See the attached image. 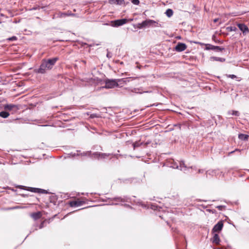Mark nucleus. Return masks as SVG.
I'll list each match as a JSON object with an SVG mask.
<instances>
[{
    "label": "nucleus",
    "mask_w": 249,
    "mask_h": 249,
    "mask_svg": "<svg viewBox=\"0 0 249 249\" xmlns=\"http://www.w3.org/2000/svg\"><path fill=\"white\" fill-rule=\"evenodd\" d=\"M58 60V58L57 57L48 60H42L39 68L35 70L36 72L41 74L45 73L47 71L52 69Z\"/></svg>",
    "instance_id": "1"
},
{
    "label": "nucleus",
    "mask_w": 249,
    "mask_h": 249,
    "mask_svg": "<svg viewBox=\"0 0 249 249\" xmlns=\"http://www.w3.org/2000/svg\"><path fill=\"white\" fill-rule=\"evenodd\" d=\"M18 188L21 189H24L32 192L36 193H42V194H47V192L46 190L44 189H41L37 188H33V187H27L24 186H18Z\"/></svg>",
    "instance_id": "2"
},
{
    "label": "nucleus",
    "mask_w": 249,
    "mask_h": 249,
    "mask_svg": "<svg viewBox=\"0 0 249 249\" xmlns=\"http://www.w3.org/2000/svg\"><path fill=\"white\" fill-rule=\"evenodd\" d=\"M118 79H108L106 81L105 88L106 89H112L118 86Z\"/></svg>",
    "instance_id": "3"
},
{
    "label": "nucleus",
    "mask_w": 249,
    "mask_h": 249,
    "mask_svg": "<svg viewBox=\"0 0 249 249\" xmlns=\"http://www.w3.org/2000/svg\"><path fill=\"white\" fill-rule=\"evenodd\" d=\"M156 21L152 20V19H147L144 21H143L142 23H138L137 24V27L139 29H141L146 26H151L152 23H155Z\"/></svg>",
    "instance_id": "4"
},
{
    "label": "nucleus",
    "mask_w": 249,
    "mask_h": 249,
    "mask_svg": "<svg viewBox=\"0 0 249 249\" xmlns=\"http://www.w3.org/2000/svg\"><path fill=\"white\" fill-rule=\"evenodd\" d=\"M179 165H178L177 163L175 162L172 165H171V167L175 169H180L181 171H183L184 172H185L187 171L188 168L185 165L184 162L181 161L179 162Z\"/></svg>",
    "instance_id": "5"
},
{
    "label": "nucleus",
    "mask_w": 249,
    "mask_h": 249,
    "mask_svg": "<svg viewBox=\"0 0 249 249\" xmlns=\"http://www.w3.org/2000/svg\"><path fill=\"white\" fill-rule=\"evenodd\" d=\"M206 49L207 50H212L217 52H222L223 51L225 50L224 48L214 46L209 44L206 45Z\"/></svg>",
    "instance_id": "6"
},
{
    "label": "nucleus",
    "mask_w": 249,
    "mask_h": 249,
    "mask_svg": "<svg viewBox=\"0 0 249 249\" xmlns=\"http://www.w3.org/2000/svg\"><path fill=\"white\" fill-rule=\"evenodd\" d=\"M85 202L77 199L76 200L71 201L69 202V205L71 207H78L84 204Z\"/></svg>",
    "instance_id": "7"
},
{
    "label": "nucleus",
    "mask_w": 249,
    "mask_h": 249,
    "mask_svg": "<svg viewBox=\"0 0 249 249\" xmlns=\"http://www.w3.org/2000/svg\"><path fill=\"white\" fill-rule=\"evenodd\" d=\"M127 20L125 18L118 19L112 21V26L114 27H118L125 24Z\"/></svg>",
    "instance_id": "8"
},
{
    "label": "nucleus",
    "mask_w": 249,
    "mask_h": 249,
    "mask_svg": "<svg viewBox=\"0 0 249 249\" xmlns=\"http://www.w3.org/2000/svg\"><path fill=\"white\" fill-rule=\"evenodd\" d=\"M112 200L116 201V202L112 203V204L118 205V204H119L118 202H128L129 200V198L127 196H124L123 197H118L113 198Z\"/></svg>",
    "instance_id": "9"
},
{
    "label": "nucleus",
    "mask_w": 249,
    "mask_h": 249,
    "mask_svg": "<svg viewBox=\"0 0 249 249\" xmlns=\"http://www.w3.org/2000/svg\"><path fill=\"white\" fill-rule=\"evenodd\" d=\"M223 227V223L222 221H219L216 225H215L212 229L213 233L219 232L222 229Z\"/></svg>",
    "instance_id": "10"
},
{
    "label": "nucleus",
    "mask_w": 249,
    "mask_h": 249,
    "mask_svg": "<svg viewBox=\"0 0 249 249\" xmlns=\"http://www.w3.org/2000/svg\"><path fill=\"white\" fill-rule=\"evenodd\" d=\"M237 26L239 29L242 32L244 35H247L249 33V29L245 24L238 23Z\"/></svg>",
    "instance_id": "11"
},
{
    "label": "nucleus",
    "mask_w": 249,
    "mask_h": 249,
    "mask_svg": "<svg viewBox=\"0 0 249 249\" xmlns=\"http://www.w3.org/2000/svg\"><path fill=\"white\" fill-rule=\"evenodd\" d=\"M187 48L185 44L183 43H178L175 47V50L180 52L184 51Z\"/></svg>",
    "instance_id": "12"
},
{
    "label": "nucleus",
    "mask_w": 249,
    "mask_h": 249,
    "mask_svg": "<svg viewBox=\"0 0 249 249\" xmlns=\"http://www.w3.org/2000/svg\"><path fill=\"white\" fill-rule=\"evenodd\" d=\"M4 109L11 111L15 109L17 110L18 109L17 106L13 104H7L4 106Z\"/></svg>",
    "instance_id": "13"
},
{
    "label": "nucleus",
    "mask_w": 249,
    "mask_h": 249,
    "mask_svg": "<svg viewBox=\"0 0 249 249\" xmlns=\"http://www.w3.org/2000/svg\"><path fill=\"white\" fill-rule=\"evenodd\" d=\"M75 16L74 14L72 13L71 12L68 11L67 12L65 13H59L58 14V17L59 18H63L66 16Z\"/></svg>",
    "instance_id": "14"
},
{
    "label": "nucleus",
    "mask_w": 249,
    "mask_h": 249,
    "mask_svg": "<svg viewBox=\"0 0 249 249\" xmlns=\"http://www.w3.org/2000/svg\"><path fill=\"white\" fill-rule=\"evenodd\" d=\"M134 78L132 77H127L124 78H122V79H118L119 83L120 84L122 83H124L126 84L128 82H129L131 80H133Z\"/></svg>",
    "instance_id": "15"
},
{
    "label": "nucleus",
    "mask_w": 249,
    "mask_h": 249,
    "mask_svg": "<svg viewBox=\"0 0 249 249\" xmlns=\"http://www.w3.org/2000/svg\"><path fill=\"white\" fill-rule=\"evenodd\" d=\"M108 2L111 4L122 5L124 3V0H108Z\"/></svg>",
    "instance_id": "16"
},
{
    "label": "nucleus",
    "mask_w": 249,
    "mask_h": 249,
    "mask_svg": "<svg viewBox=\"0 0 249 249\" xmlns=\"http://www.w3.org/2000/svg\"><path fill=\"white\" fill-rule=\"evenodd\" d=\"M212 241L213 243L216 244H219L220 241L219 235L217 233H214L212 239Z\"/></svg>",
    "instance_id": "17"
},
{
    "label": "nucleus",
    "mask_w": 249,
    "mask_h": 249,
    "mask_svg": "<svg viewBox=\"0 0 249 249\" xmlns=\"http://www.w3.org/2000/svg\"><path fill=\"white\" fill-rule=\"evenodd\" d=\"M41 216V213L38 212L35 213H33L31 214V216L35 220H37L39 219Z\"/></svg>",
    "instance_id": "18"
},
{
    "label": "nucleus",
    "mask_w": 249,
    "mask_h": 249,
    "mask_svg": "<svg viewBox=\"0 0 249 249\" xmlns=\"http://www.w3.org/2000/svg\"><path fill=\"white\" fill-rule=\"evenodd\" d=\"M238 138L239 139L243 141H248L249 138V135L244 134H240L238 135Z\"/></svg>",
    "instance_id": "19"
},
{
    "label": "nucleus",
    "mask_w": 249,
    "mask_h": 249,
    "mask_svg": "<svg viewBox=\"0 0 249 249\" xmlns=\"http://www.w3.org/2000/svg\"><path fill=\"white\" fill-rule=\"evenodd\" d=\"M9 115V113L7 111H2L0 112V116L3 118H7Z\"/></svg>",
    "instance_id": "20"
},
{
    "label": "nucleus",
    "mask_w": 249,
    "mask_h": 249,
    "mask_svg": "<svg viewBox=\"0 0 249 249\" xmlns=\"http://www.w3.org/2000/svg\"><path fill=\"white\" fill-rule=\"evenodd\" d=\"M98 155H101L100 159H106L109 156L113 155L112 154H107L103 153H101V154H99Z\"/></svg>",
    "instance_id": "21"
},
{
    "label": "nucleus",
    "mask_w": 249,
    "mask_h": 249,
    "mask_svg": "<svg viewBox=\"0 0 249 249\" xmlns=\"http://www.w3.org/2000/svg\"><path fill=\"white\" fill-rule=\"evenodd\" d=\"M165 14L166 15L170 18L171 17V16H172L173 14V11L172 9H168L166 11V12H165Z\"/></svg>",
    "instance_id": "22"
},
{
    "label": "nucleus",
    "mask_w": 249,
    "mask_h": 249,
    "mask_svg": "<svg viewBox=\"0 0 249 249\" xmlns=\"http://www.w3.org/2000/svg\"><path fill=\"white\" fill-rule=\"evenodd\" d=\"M143 143V142H136L133 143V149H135L136 147H138L141 146Z\"/></svg>",
    "instance_id": "23"
},
{
    "label": "nucleus",
    "mask_w": 249,
    "mask_h": 249,
    "mask_svg": "<svg viewBox=\"0 0 249 249\" xmlns=\"http://www.w3.org/2000/svg\"><path fill=\"white\" fill-rule=\"evenodd\" d=\"M229 114H231L232 115H235L236 116H238L240 115L239 112L238 111L235 110H231L228 112Z\"/></svg>",
    "instance_id": "24"
},
{
    "label": "nucleus",
    "mask_w": 249,
    "mask_h": 249,
    "mask_svg": "<svg viewBox=\"0 0 249 249\" xmlns=\"http://www.w3.org/2000/svg\"><path fill=\"white\" fill-rule=\"evenodd\" d=\"M99 154H101V153H100V152H94V153H93L92 154L91 153V155L90 156V157H93V158H96V159H99L101 155H98Z\"/></svg>",
    "instance_id": "25"
},
{
    "label": "nucleus",
    "mask_w": 249,
    "mask_h": 249,
    "mask_svg": "<svg viewBox=\"0 0 249 249\" xmlns=\"http://www.w3.org/2000/svg\"><path fill=\"white\" fill-rule=\"evenodd\" d=\"M212 59L213 60L220 61V62H224L225 61V59L221 57H213Z\"/></svg>",
    "instance_id": "26"
},
{
    "label": "nucleus",
    "mask_w": 249,
    "mask_h": 249,
    "mask_svg": "<svg viewBox=\"0 0 249 249\" xmlns=\"http://www.w3.org/2000/svg\"><path fill=\"white\" fill-rule=\"evenodd\" d=\"M82 156H90L91 155V151H87L86 152H84L81 154Z\"/></svg>",
    "instance_id": "27"
},
{
    "label": "nucleus",
    "mask_w": 249,
    "mask_h": 249,
    "mask_svg": "<svg viewBox=\"0 0 249 249\" xmlns=\"http://www.w3.org/2000/svg\"><path fill=\"white\" fill-rule=\"evenodd\" d=\"M17 37L16 36H13L11 37L7 38L8 41H15L17 40Z\"/></svg>",
    "instance_id": "28"
},
{
    "label": "nucleus",
    "mask_w": 249,
    "mask_h": 249,
    "mask_svg": "<svg viewBox=\"0 0 249 249\" xmlns=\"http://www.w3.org/2000/svg\"><path fill=\"white\" fill-rule=\"evenodd\" d=\"M100 117V115L99 114H95V113H93V114H91L90 116V117L91 118H98Z\"/></svg>",
    "instance_id": "29"
},
{
    "label": "nucleus",
    "mask_w": 249,
    "mask_h": 249,
    "mask_svg": "<svg viewBox=\"0 0 249 249\" xmlns=\"http://www.w3.org/2000/svg\"><path fill=\"white\" fill-rule=\"evenodd\" d=\"M228 29L230 31H236L237 30V28L235 27H228Z\"/></svg>",
    "instance_id": "30"
},
{
    "label": "nucleus",
    "mask_w": 249,
    "mask_h": 249,
    "mask_svg": "<svg viewBox=\"0 0 249 249\" xmlns=\"http://www.w3.org/2000/svg\"><path fill=\"white\" fill-rule=\"evenodd\" d=\"M151 25H152L154 27H161V25L157 21H156L155 23H152Z\"/></svg>",
    "instance_id": "31"
},
{
    "label": "nucleus",
    "mask_w": 249,
    "mask_h": 249,
    "mask_svg": "<svg viewBox=\"0 0 249 249\" xmlns=\"http://www.w3.org/2000/svg\"><path fill=\"white\" fill-rule=\"evenodd\" d=\"M132 3L135 5H138L140 3L139 0H131Z\"/></svg>",
    "instance_id": "32"
},
{
    "label": "nucleus",
    "mask_w": 249,
    "mask_h": 249,
    "mask_svg": "<svg viewBox=\"0 0 249 249\" xmlns=\"http://www.w3.org/2000/svg\"><path fill=\"white\" fill-rule=\"evenodd\" d=\"M228 77L231 78L232 79H234L236 77V76L234 74H230V75H228Z\"/></svg>",
    "instance_id": "33"
},
{
    "label": "nucleus",
    "mask_w": 249,
    "mask_h": 249,
    "mask_svg": "<svg viewBox=\"0 0 249 249\" xmlns=\"http://www.w3.org/2000/svg\"><path fill=\"white\" fill-rule=\"evenodd\" d=\"M45 223V221H43L42 222H41V223L40 224V225H39V229H42L44 227V224Z\"/></svg>",
    "instance_id": "34"
},
{
    "label": "nucleus",
    "mask_w": 249,
    "mask_h": 249,
    "mask_svg": "<svg viewBox=\"0 0 249 249\" xmlns=\"http://www.w3.org/2000/svg\"><path fill=\"white\" fill-rule=\"evenodd\" d=\"M149 143H150V142H143V143H142V145H143V146H144V147H145V146H146V145H147V144H148Z\"/></svg>",
    "instance_id": "35"
},
{
    "label": "nucleus",
    "mask_w": 249,
    "mask_h": 249,
    "mask_svg": "<svg viewBox=\"0 0 249 249\" xmlns=\"http://www.w3.org/2000/svg\"><path fill=\"white\" fill-rule=\"evenodd\" d=\"M138 89H134L133 90H132V92H135V93H138Z\"/></svg>",
    "instance_id": "36"
},
{
    "label": "nucleus",
    "mask_w": 249,
    "mask_h": 249,
    "mask_svg": "<svg viewBox=\"0 0 249 249\" xmlns=\"http://www.w3.org/2000/svg\"><path fill=\"white\" fill-rule=\"evenodd\" d=\"M95 45H99V44H95L94 43H93V44H91L89 45V47H92V46H94Z\"/></svg>",
    "instance_id": "37"
},
{
    "label": "nucleus",
    "mask_w": 249,
    "mask_h": 249,
    "mask_svg": "<svg viewBox=\"0 0 249 249\" xmlns=\"http://www.w3.org/2000/svg\"><path fill=\"white\" fill-rule=\"evenodd\" d=\"M223 206H218L217 207V208L219 210H222V208H223Z\"/></svg>",
    "instance_id": "38"
},
{
    "label": "nucleus",
    "mask_w": 249,
    "mask_h": 249,
    "mask_svg": "<svg viewBox=\"0 0 249 249\" xmlns=\"http://www.w3.org/2000/svg\"><path fill=\"white\" fill-rule=\"evenodd\" d=\"M21 196L25 197H27L28 196V195H26V194H22L21 195Z\"/></svg>",
    "instance_id": "39"
},
{
    "label": "nucleus",
    "mask_w": 249,
    "mask_h": 249,
    "mask_svg": "<svg viewBox=\"0 0 249 249\" xmlns=\"http://www.w3.org/2000/svg\"><path fill=\"white\" fill-rule=\"evenodd\" d=\"M240 151V150H238V149H235L234 151H233L231 152L230 153H234L235 151Z\"/></svg>",
    "instance_id": "40"
},
{
    "label": "nucleus",
    "mask_w": 249,
    "mask_h": 249,
    "mask_svg": "<svg viewBox=\"0 0 249 249\" xmlns=\"http://www.w3.org/2000/svg\"><path fill=\"white\" fill-rule=\"evenodd\" d=\"M18 208V207H13V208H9L8 209L9 210H12V209H16V208Z\"/></svg>",
    "instance_id": "41"
},
{
    "label": "nucleus",
    "mask_w": 249,
    "mask_h": 249,
    "mask_svg": "<svg viewBox=\"0 0 249 249\" xmlns=\"http://www.w3.org/2000/svg\"><path fill=\"white\" fill-rule=\"evenodd\" d=\"M82 62L84 64H86V61H85V60H82Z\"/></svg>",
    "instance_id": "42"
},
{
    "label": "nucleus",
    "mask_w": 249,
    "mask_h": 249,
    "mask_svg": "<svg viewBox=\"0 0 249 249\" xmlns=\"http://www.w3.org/2000/svg\"><path fill=\"white\" fill-rule=\"evenodd\" d=\"M202 172V170H200V169H199V170H198V172L199 173H201Z\"/></svg>",
    "instance_id": "43"
},
{
    "label": "nucleus",
    "mask_w": 249,
    "mask_h": 249,
    "mask_svg": "<svg viewBox=\"0 0 249 249\" xmlns=\"http://www.w3.org/2000/svg\"><path fill=\"white\" fill-rule=\"evenodd\" d=\"M218 21V19H214V22H216Z\"/></svg>",
    "instance_id": "44"
}]
</instances>
